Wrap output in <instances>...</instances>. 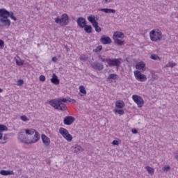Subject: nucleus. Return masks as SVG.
Wrapping results in <instances>:
<instances>
[{
	"label": "nucleus",
	"mask_w": 178,
	"mask_h": 178,
	"mask_svg": "<svg viewBox=\"0 0 178 178\" xmlns=\"http://www.w3.org/2000/svg\"><path fill=\"white\" fill-rule=\"evenodd\" d=\"M51 106H53L54 109H58V111H66L67 109V106L66 104L60 102L57 99L51 100L49 102Z\"/></svg>",
	"instance_id": "1"
},
{
	"label": "nucleus",
	"mask_w": 178,
	"mask_h": 178,
	"mask_svg": "<svg viewBox=\"0 0 178 178\" xmlns=\"http://www.w3.org/2000/svg\"><path fill=\"white\" fill-rule=\"evenodd\" d=\"M150 40L156 42L158 41H161L162 40V31H159V29L152 30L150 33Z\"/></svg>",
	"instance_id": "2"
},
{
	"label": "nucleus",
	"mask_w": 178,
	"mask_h": 178,
	"mask_svg": "<svg viewBox=\"0 0 178 178\" xmlns=\"http://www.w3.org/2000/svg\"><path fill=\"white\" fill-rule=\"evenodd\" d=\"M56 24H60V26H67L69 24V15L67 14H63L61 18L56 17L54 19Z\"/></svg>",
	"instance_id": "3"
},
{
	"label": "nucleus",
	"mask_w": 178,
	"mask_h": 178,
	"mask_svg": "<svg viewBox=\"0 0 178 178\" xmlns=\"http://www.w3.org/2000/svg\"><path fill=\"white\" fill-rule=\"evenodd\" d=\"M107 65L110 67H119L122 65V58H111L107 60Z\"/></svg>",
	"instance_id": "4"
},
{
	"label": "nucleus",
	"mask_w": 178,
	"mask_h": 178,
	"mask_svg": "<svg viewBox=\"0 0 178 178\" xmlns=\"http://www.w3.org/2000/svg\"><path fill=\"white\" fill-rule=\"evenodd\" d=\"M59 133L60 134H61V136H63V137H64V138H65V140H67V141H68L69 143H70V141L73 140V136L69 134V131H67V129H65V128H62L60 127L59 129Z\"/></svg>",
	"instance_id": "5"
},
{
	"label": "nucleus",
	"mask_w": 178,
	"mask_h": 178,
	"mask_svg": "<svg viewBox=\"0 0 178 178\" xmlns=\"http://www.w3.org/2000/svg\"><path fill=\"white\" fill-rule=\"evenodd\" d=\"M132 99L138 105V108H143L144 106V99L138 95H132Z\"/></svg>",
	"instance_id": "6"
},
{
	"label": "nucleus",
	"mask_w": 178,
	"mask_h": 178,
	"mask_svg": "<svg viewBox=\"0 0 178 178\" xmlns=\"http://www.w3.org/2000/svg\"><path fill=\"white\" fill-rule=\"evenodd\" d=\"M135 79L138 80V81H141L142 83H144V81H147V76H145L144 74H141V72L138 70H136L134 72Z\"/></svg>",
	"instance_id": "7"
},
{
	"label": "nucleus",
	"mask_w": 178,
	"mask_h": 178,
	"mask_svg": "<svg viewBox=\"0 0 178 178\" xmlns=\"http://www.w3.org/2000/svg\"><path fill=\"white\" fill-rule=\"evenodd\" d=\"M10 26V20L9 17L6 18H0V27H9Z\"/></svg>",
	"instance_id": "8"
},
{
	"label": "nucleus",
	"mask_w": 178,
	"mask_h": 178,
	"mask_svg": "<svg viewBox=\"0 0 178 178\" xmlns=\"http://www.w3.org/2000/svg\"><path fill=\"white\" fill-rule=\"evenodd\" d=\"M91 67L95 70H98L99 72H101V70H104V64L101 63L94 62L91 63Z\"/></svg>",
	"instance_id": "9"
},
{
	"label": "nucleus",
	"mask_w": 178,
	"mask_h": 178,
	"mask_svg": "<svg viewBox=\"0 0 178 178\" xmlns=\"http://www.w3.org/2000/svg\"><path fill=\"white\" fill-rule=\"evenodd\" d=\"M19 139L22 143H24L25 144H30V139H28L27 137H26V134H24V131H22L19 136Z\"/></svg>",
	"instance_id": "10"
},
{
	"label": "nucleus",
	"mask_w": 178,
	"mask_h": 178,
	"mask_svg": "<svg viewBox=\"0 0 178 178\" xmlns=\"http://www.w3.org/2000/svg\"><path fill=\"white\" fill-rule=\"evenodd\" d=\"M76 23L81 29H84V26L87 24V21L83 17H80L77 19Z\"/></svg>",
	"instance_id": "11"
},
{
	"label": "nucleus",
	"mask_w": 178,
	"mask_h": 178,
	"mask_svg": "<svg viewBox=\"0 0 178 178\" xmlns=\"http://www.w3.org/2000/svg\"><path fill=\"white\" fill-rule=\"evenodd\" d=\"M100 41L102 44H104V45H106L108 44H112V39H111L109 36H102V38H100Z\"/></svg>",
	"instance_id": "12"
},
{
	"label": "nucleus",
	"mask_w": 178,
	"mask_h": 178,
	"mask_svg": "<svg viewBox=\"0 0 178 178\" xmlns=\"http://www.w3.org/2000/svg\"><path fill=\"white\" fill-rule=\"evenodd\" d=\"M74 120H76V119L74 117L67 116L64 118V124H66L67 126H70V124H73Z\"/></svg>",
	"instance_id": "13"
},
{
	"label": "nucleus",
	"mask_w": 178,
	"mask_h": 178,
	"mask_svg": "<svg viewBox=\"0 0 178 178\" xmlns=\"http://www.w3.org/2000/svg\"><path fill=\"white\" fill-rule=\"evenodd\" d=\"M42 140L45 147H49V144H51V139L48 138L45 134L42 135Z\"/></svg>",
	"instance_id": "14"
},
{
	"label": "nucleus",
	"mask_w": 178,
	"mask_h": 178,
	"mask_svg": "<svg viewBox=\"0 0 178 178\" xmlns=\"http://www.w3.org/2000/svg\"><path fill=\"white\" fill-rule=\"evenodd\" d=\"M9 11L6 10L5 8L0 9V19H3L6 17H9Z\"/></svg>",
	"instance_id": "15"
},
{
	"label": "nucleus",
	"mask_w": 178,
	"mask_h": 178,
	"mask_svg": "<svg viewBox=\"0 0 178 178\" xmlns=\"http://www.w3.org/2000/svg\"><path fill=\"white\" fill-rule=\"evenodd\" d=\"M71 149L74 154H80V152L83 151V147L79 145H76L75 146H72Z\"/></svg>",
	"instance_id": "16"
},
{
	"label": "nucleus",
	"mask_w": 178,
	"mask_h": 178,
	"mask_svg": "<svg viewBox=\"0 0 178 178\" xmlns=\"http://www.w3.org/2000/svg\"><path fill=\"white\" fill-rule=\"evenodd\" d=\"M136 68L142 72H145L146 70L145 64L143 61L138 63L136 65Z\"/></svg>",
	"instance_id": "17"
},
{
	"label": "nucleus",
	"mask_w": 178,
	"mask_h": 178,
	"mask_svg": "<svg viewBox=\"0 0 178 178\" xmlns=\"http://www.w3.org/2000/svg\"><path fill=\"white\" fill-rule=\"evenodd\" d=\"M124 38V34L122 32H115L113 34V40H123Z\"/></svg>",
	"instance_id": "18"
},
{
	"label": "nucleus",
	"mask_w": 178,
	"mask_h": 178,
	"mask_svg": "<svg viewBox=\"0 0 178 178\" xmlns=\"http://www.w3.org/2000/svg\"><path fill=\"white\" fill-rule=\"evenodd\" d=\"M0 175H1L2 176H10L12 175H15V172H13V170H1L0 171Z\"/></svg>",
	"instance_id": "19"
},
{
	"label": "nucleus",
	"mask_w": 178,
	"mask_h": 178,
	"mask_svg": "<svg viewBox=\"0 0 178 178\" xmlns=\"http://www.w3.org/2000/svg\"><path fill=\"white\" fill-rule=\"evenodd\" d=\"M2 131H8V127L0 124V140H2L3 137V134H2Z\"/></svg>",
	"instance_id": "20"
},
{
	"label": "nucleus",
	"mask_w": 178,
	"mask_h": 178,
	"mask_svg": "<svg viewBox=\"0 0 178 178\" xmlns=\"http://www.w3.org/2000/svg\"><path fill=\"white\" fill-rule=\"evenodd\" d=\"M40 140V134L38 132L35 131L34 137L32 140H30V144H34V143H37Z\"/></svg>",
	"instance_id": "21"
},
{
	"label": "nucleus",
	"mask_w": 178,
	"mask_h": 178,
	"mask_svg": "<svg viewBox=\"0 0 178 178\" xmlns=\"http://www.w3.org/2000/svg\"><path fill=\"white\" fill-rule=\"evenodd\" d=\"M99 10L100 12H104V13H116V10L111 8H101Z\"/></svg>",
	"instance_id": "22"
},
{
	"label": "nucleus",
	"mask_w": 178,
	"mask_h": 178,
	"mask_svg": "<svg viewBox=\"0 0 178 178\" xmlns=\"http://www.w3.org/2000/svg\"><path fill=\"white\" fill-rule=\"evenodd\" d=\"M51 81L53 83V84H59V79H58V76H56L55 74H53Z\"/></svg>",
	"instance_id": "23"
},
{
	"label": "nucleus",
	"mask_w": 178,
	"mask_h": 178,
	"mask_svg": "<svg viewBox=\"0 0 178 178\" xmlns=\"http://www.w3.org/2000/svg\"><path fill=\"white\" fill-rule=\"evenodd\" d=\"M86 33H87L88 34H90V33H92V26H91V25H85V26L83 27Z\"/></svg>",
	"instance_id": "24"
},
{
	"label": "nucleus",
	"mask_w": 178,
	"mask_h": 178,
	"mask_svg": "<svg viewBox=\"0 0 178 178\" xmlns=\"http://www.w3.org/2000/svg\"><path fill=\"white\" fill-rule=\"evenodd\" d=\"M116 108L122 109V108H124V102L123 101H117L115 103Z\"/></svg>",
	"instance_id": "25"
},
{
	"label": "nucleus",
	"mask_w": 178,
	"mask_h": 178,
	"mask_svg": "<svg viewBox=\"0 0 178 178\" xmlns=\"http://www.w3.org/2000/svg\"><path fill=\"white\" fill-rule=\"evenodd\" d=\"M24 132H25L26 134H28V136H33L34 134L35 129H24Z\"/></svg>",
	"instance_id": "26"
},
{
	"label": "nucleus",
	"mask_w": 178,
	"mask_h": 178,
	"mask_svg": "<svg viewBox=\"0 0 178 178\" xmlns=\"http://www.w3.org/2000/svg\"><path fill=\"white\" fill-rule=\"evenodd\" d=\"M88 22H90V23H91L92 26L95 25V24H97V22L95 20V17H88Z\"/></svg>",
	"instance_id": "27"
},
{
	"label": "nucleus",
	"mask_w": 178,
	"mask_h": 178,
	"mask_svg": "<svg viewBox=\"0 0 178 178\" xmlns=\"http://www.w3.org/2000/svg\"><path fill=\"white\" fill-rule=\"evenodd\" d=\"M99 60L101 62H106L108 63V60L109 59V58H106L105 56H102V55H99L98 56Z\"/></svg>",
	"instance_id": "28"
},
{
	"label": "nucleus",
	"mask_w": 178,
	"mask_h": 178,
	"mask_svg": "<svg viewBox=\"0 0 178 178\" xmlns=\"http://www.w3.org/2000/svg\"><path fill=\"white\" fill-rule=\"evenodd\" d=\"M79 91L83 95H87V90H86V88H84V86H79Z\"/></svg>",
	"instance_id": "29"
},
{
	"label": "nucleus",
	"mask_w": 178,
	"mask_h": 178,
	"mask_svg": "<svg viewBox=\"0 0 178 178\" xmlns=\"http://www.w3.org/2000/svg\"><path fill=\"white\" fill-rule=\"evenodd\" d=\"M118 79V74H111L108 76V80H116Z\"/></svg>",
	"instance_id": "30"
},
{
	"label": "nucleus",
	"mask_w": 178,
	"mask_h": 178,
	"mask_svg": "<svg viewBox=\"0 0 178 178\" xmlns=\"http://www.w3.org/2000/svg\"><path fill=\"white\" fill-rule=\"evenodd\" d=\"M92 26L95 29V31H97V33H101L102 29H101L99 25H98V22H96V24L92 25Z\"/></svg>",
	"instance_id": "31"
},
{
	"label": "nucleus",
	"mask_w": 178,
	"mask_h": 178,
	"mask_svg": "<svg viewBox=\"0 0 178 178\" xmlns=\"http://www.w3.org/2000/svg\"><path fill=\"white\" fill-rule=\"evenodd\" d=\"M150 59H152L153 60H161V57H159L158 55L156 54H152L150 56Z\"/></svg>",
	"instance_id": "32"
},
{
	"label": "nucleus",
	"mask_w": 178,
	"mask_h": 178,
	"mask_svg": "<svg viewBox=\"0 0 178 178\" xmlns=\"http://www.w3.org/2000/svg\"><path fill=\"white\" fill-rule=\"evenodd\" d=\"M146 170L149 173V175H154V168L149 167V166H146L145 167Z\"/></svg>",
	"instance_id": "33"
},
{
	"label": "nucleus",
	"mask_w": 178,
	"mask_h": 178,
	"mask_svg": "<svg viewBox=\"0 0 178 178\" xmlns=\"http://www.w3.org/2000/svg\"><path fill=\"white\" fill-rule=\"evenodd\" d=\"M115 44H117L118 45H124V42L120 40V39H114Z\"/></svg>",
	"instance_id": "34"
},
{
	"label": "nucleus",
	"mask_w": 178,
	"mask_h": 178,
	"mask_svg": "<svg viewBox=\"0 0 178 178\" xmlns=\"http://www.w3.org/2000/svg\"><path fill=\"white\" fill-rule=\"evenodd\" d=\"M115 113H118V115H124V111L123 109H116L115 111Z\"/></svg>",
	"instance_id": "35"
},
{
	"label": "nucleus",
	"mask_w": 178,
	"mask_h": 178,
	"mask_svg": "<svg viewBox=\"0 0 178 178\" xmlns=\"http://www.w3.org/2000/svg\"><path fill=\"white\" fill-rule=\"evenodd\" d=\"M175 66H176V63H173V62H169L166 65V67H175Z\"/></svg>",
	"instance_id": "36"
},
{
	"label": "nucleus",
	"mask_w": 178,
	"mask_h": 178,
	"mask_svg": "<svg viewBox=\"0 0 178 178\" xmlns=\"http://www.w3.org/2000/svg\"><path fill=\"white\" fill-rule=\"evenodd\" d=\"M15 61H16L17 66H23V65H24V61H23L22 60H16Z\"/></svg>",
	"instance_id": "37"
},
{
	"label": "nucleus",
	"mask_w": 178,
	"mask_h": 178,
	"mask_svg": "<svg viewBox=\"0 0 178 178\" xmlns=\"http://www.w3.org/2000/svg\"><path fill=\"white\" fill-rule=\"evenodd\" d=\"M94 51L96 53L101 52L102 51V45H99Z\"/></svg>",
	"instance_id": "38"
},
{
	"label": "nucleus",
	"mask_w": 178,
	"mask_h": 178,
	"mask_svg": "<svg viewBox=\"0 0 178 178\" xmlns=\"http://www.w3.org/2000/svg\"><path fill=\"white\" fill-rule=\"evenodd\" d=\"M57 101H59L60 102L63 103L64 102V104H65L66 102H67V101H69V99H66V98H58L57 99Z\"/></svg>",
	"instance_id": "39"
},
{
	"label": "nucleus",
	"mask_w": 178,
	"mask_h": 178,
	"mask_svg": "<svg viewBox=\"0 0 178 178\" xmlns=\"http://www.w3.org/2000/svg\"><path fill=\"white\" fill-rule=\"evenodd\" d=\"M20 119H21V120H22V122H29V118H27V116H26V115H22L21 117H20Z\"/></svg>",
	"instance_id": "40"
},
{
	"label": "nucleus",
	"mask_w": 178,
	"mask_h": 178,
	"mask_svg": "<svg viewBox=\"0 0 178 178\" xmlns=\"http://www.w3.org/2000/svg\"><path fill=\"white\" fill-rule=\"evenodd\" d=\"M9 17H10L15 22L17 20L16 17H15L13 13H9Z\"/></svg>",
	"instance_id": "41"
},
{
	"label": "nucleus",
	"mask_w": 178,
	"mask_h": 178,
	"mask_svg": "<svg viewBox=\"0 0 178 178\" xmlns=\"http://www.w3.org/2000/svg\"><path fill=\"white\" fill-rule=\"evenodd\" d=\"M170 170V165H165L163 168V172H169Z\"/></svg>",
	"instance_id": "42"
},
{
	"label": "nucleus",
	"mask_w": 178,
	"mask_h": 178,
	"mask_svg": "<svg viewBox=\"0 0 178 178\" xmlns=\"http://www.w3.org/2000/svg\"><path fill=\"white\" fill-rule=\"evenodd\" d=\"M5 47V42L3 40H0V48H3Z\"/></svg>",
	"instance_id": "43"
},
{
	"label": "nucleus",
	"mask_w": 178,
	"mask_h": 178,
	"mask_svg": "<svg viewBox=\"0 0 178 178\" xmlns=\"http://www.w3.org/2000/svg\"><path fill=\"white\" fill-rule=\"evenodd\" d=\"M24 81H23V80L19 79L17 82V86H23Z\"/></svg>",
	"instance_id": "44"
},
{
	"label": "nucleus",
	"mask_w": 178,
	"mask_h": 178,
	"mask_svg": "<svg viewBox=\"0 0 178 178\" xmlns=\"http://www.w3.org/2000/svg\"><path fill=\"white\" fill-rule=\"evenodd\" d=\"M39 79H40V81H45V76L40 75Z\"/></svg>",
	"instance_id": "45"
},
{
	"label": "nucleus",
	"mask_w": 178,
	"mask_h": 178,
	"mask_svg": "<svg viewBox=\"0 0 178 178\" xmlns=\"http://www.w3.org/2000/svg\"><path fill=\"white\" fill-rule=\"evenodd\" d=\"M113 145H119V140H114L112 142Z\"/></svg>",
	"instance_id": "46"
},
{
	"label": "nucleus",
	"mask_w": 178,
	"mask_h": 178,
	"mask_svg": "<svg viewBox=\"0 0 178 178\" xmlns=\"http://www.w3.org/2000/svg\"><path fill=\"white\" fill-rule=\"evenodd\" d=\"M131 132L134 134H137V133H138V131H137V129H133L131 130Z\"/></svg>",
	"instance_id": "47"
},
{
	"label": "nucleus",
	"mask_w": 178,
	"mask_h": 178,
	"mask_svg": "<svg viewBox=\"0 0 178 178\" xmlns=\"http://www.w3.org/2000/svg\"><path fill=\"white\" fill-rule=\"evenodd\" d=\"M52 60H53V62H58V58H56V57H53V58H52Z\"/></svg>",
	"instance_id": "48"
},
{
	"label": "nucleus",
	"mask_w": 178,
	"mask_h": 178,
	"mask_svg": "<svg viewBox=\"0 0 178 178\" xmlns=\"http://www.w3.org/2000/svg\"><path fill=\"white\" fill-rule=\"evenodd\" d=\"M69 102H72V104L76 103V100L73 99H70V100L68 101Z\"/></svg>",
	"instance_id": "49"
},
{
	"label": "nucleus",
	"mask_w": 178,
	"mask_h": 178,
	"mask_svg": "<svg viewBox=\"0 0 178 178\" xmlns=\"http://www.w3.org/2000/svg\"><path fill=\"white\" fill-rule=\"evenodd\" d=\"M175 159L178 161V152L175 154Z\"/></svg>",
	"instance_id": "50"
},
{
	"label": "nucleus",
	"mask_w": 178,
	"mask_h": 178,
	"mask_svg": "<svg viewBox=\"0 0 178 178\" xmlns=\"http://www.w3.org/2000/svg\"><path fill=\"white\" fill-rule=\"evenodd\" d=\"M106 3H109L111 2V0H105Z\"/></svg>",
	"instance_id": "51"
},
{
	"label": "nucleus",
	"mask_w": 178,
	"mask_h": 178,
	"mask_svg": "<svg viewBox=\"0 0 178 178\" xmlns=\"http://www.w3.org/2000/svg\"><path fill=\"white\" fill-rule=\"evenodd\" d=\"M81 60H86V59H84V58H83V56H81Z\"/></svg>",
	"instance_id": "52"
},
{
	"label": "nucleus",
	"mask_w": 178,
	"mask_h": 178,
	"mask_svg": "<svg viewBox=\"0 0 178 178\" xmlns=\"http://www.w3.org/2000/svg\"><path fill=\"white\" fill-rule=\"evenodd\" d=\"M3 92V90L2 88H0V93Z\"/></svg>",
	"instance_id": "53"
},
{
	"label": "nucleus",
	"mask_w": 178,
	"mask_h": 178,
	"mask_svg": "<svg viewBox=\"0 0 178 178\" xmlns=\"http://www.w3.org/2000/svg\"><path fill=\"white\" fill-rule=\"evenodd\" d=\"M1 144H6V140H4L3 142H2Z\"/></svg>",
	"instance_id": "54"
},
{
	"label": "nucleus",
	"mask_w": 178,
	"mask_h": 178,
	"mask_svg": "<svg viewBox=\"0 0 178 178\" xmlns=\"http://www.w3.org/2000/svg\"><path fill=\"white\" fill-rule=\"evenodd\" d=\"M3 140H4V141H5V140H6V136L3 137Z\"/></svg>",
	"instance_id": "55"
},
{
	"label": "nucleus",
	"mask_w": 178,
	"mask_h": 178,
	"mask_svg": "<svg viewBox=\"0 0 178 178\" xmlns=\"http://www.w3.org/2000/svg\"><path fill=\"white\" fill-rule=\"evenodd\" d=\"M37 10H39V8H37Z\"/></svg>",
	"instance_id": "56"
},
{
	"label": "nucleus",
	"mask_w": 178,
	"mask_h": 178,
	"mask_svg": "<svg viewBox=\"0 0 178 178\" xmlns=\"http://www.w3.org/2000/svg\"><path fill=\"white\" fill-rule=\"evenodd\" d=\"M68 99H70V101L71 99H70V98H68Z\"/></svg>",
	"instance_id": "57"
}]
</instances>
